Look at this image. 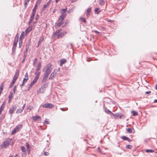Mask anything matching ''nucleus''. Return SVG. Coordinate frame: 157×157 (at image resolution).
<instances>
[{"label":"nucleus","instance_id":"obj_1","mask_svg":"<svg viewBox=\"0 0 157 157\" xmlns=\"http://www.w3.org/2000/svg\"><path fill=\"white\" fill-rule=\"evenodd\" d=\"M51 64L50 63L48 64L47 66L44 67V68L43 70V71H44V70H45V73L44 75V76L46 77H48V75L50 73L52 68H51Z\"/></svg>","mask_w":157,"mask_h":157},{"label":"nucleus","instance_id":"obj_2","mask_svg":"<svg viewBox=\"0 0 157 157\" xmlns=\"http://www.w3.org/2000/svg\"><path fill=\"white\" fill-rule=\"evenodd\" d=\"M11 141V139H8L5 141L2 144L0 145V147L1 148L7 147L9 145Z\"/></svg>","mask_w":157,"mask_h":157},{"label":"nucleus","instance_id":"obj_3","mask_svg":"<svg viewBox=\"0 0 157 157\" xmlns=\"http://www.w3.org/2000/svg\"><path fill=\"white\" fill-rule=\"evenodd\" d=\"M22 124H19L16 127L12 132L11 134L12 135L14 134L17 131H19L22 127Z\"/></svg>","mask_w":157,"mask_h":157},{"label":"nucleus","instance_id":"obj_4","mask_svg":"<svg viewBox=\"0 0 157 157\" xmlns=\"http://www.w3.org/2000/svg\"><path fill=\"white\" fill-rule=\"evenodd\" d=\"M17 108L16 105H15L13 106L11 108H10L9 110V113L11 114L13 113L14 111L16 110Z\"/></svg>","mask_w":157,"mask_h":157},{"label":"nucleus","instance_id":"obj_5","mask_svg":"<svg viewBox=\"0 0 157 157\" xmlns=\"http://www.w3.org/2000/svg\"><path fill=\"white\" fill-rule=\"evenodd\" d=\"M54 105L51 103H46L43 105L44 108L51 109L52 108Z\"/></svg>","mask_w":157,"mask_h":157},{"label":"nucleus","instance_id":"obj_6","mask_svg":"<svg viewBox=\"0 0 157 157\" xmlns=\"http://www.w3.org/2000/svg\"><path fill=\"white\" fill-rule=\"evenodd\" d=\"M61 13V15L59 18L58 20L59 21L60 20H63L66 16V14L64 12H62Z\"/></svg>","mask_w":157,"mask_h":157},{"label":"nucleus","instance_id":"obj_7","mask_svg":"<svg viewBox=\"0 0 157 157\" xmlns=\"http://www.w3.org/2000/svg\"><path fill=\"white\" fill-rule=\"evenodd\" d=\"M114 117L115 118H121V117L122 116V115L121 113H117L115 114H112Z\"/></svg>","mask_w":157,"mask_h":157},{"label":"nucleus","instance_id":"obj_8","mask_svg":"<svg viewBox=\"0 0 157 157\" xmlns=\"http://www.w3.org/2000/svg\"><path fill=\"white\" fill-rule=\"evenodd\" d=\"M55 71L56 70H54L53 72L51 74L49 78V79H54V76L56 74V72Z\"/></svg>","mask_w":157,"mask_h":157},{"label":"nucleus","instance_id":"obj_9","mask_svg":"<svg viewBox=\"0 0 157 157\" xmlns=\"http://www.w3.org/2000/svg\"><path fill=\"white\" fill-rule=\"evenodd\" d=\"M18 70H16L15 74L14 77L13 78V79L14 80L16 81L19 75V72Z\"/></svg>","mask_w":157,"mask_h":157},{"label":"nucleus","instance_id":"obj_10","mask_svg":"<svg viewBox=\"0 0 157 157\" xmlns=\"http://www.w3.org/2000/svg\"><path fill=\"white\" fill-rule=\"evenodd\" d=\"M40 72H38L37 73H35V74H36V75L34 79L33 80V81H34V82H37V81L38 80L39 78V76L40 75Z\"/></svg>","mask_w":157,"mask_h":157},{"label":"nucleus","instance_id":"obj_11","mask_svg":"<svg viewBox=\"0 0 157 157\" xmlns=\"http://www.w3.org/2000/svg\"><path fill=\"white\" fill-rule=\"evenodd\" d=\"M40 72H38L37 73H35V74H36V75L34 79L33 80V81H34V82H37V81L38 80L39 78V76L40 75Z\"/></svg>","mask_w":157,"mask_h":157},{"label":"nucleus","instance_id":"obj_12","mask_svg":"<svg viewBox=\"0 0 157 157\" xmlns=\"http://www.w3.org/2000/svg\"><path fill=\"white\" fill-rule=\"evenodd\" d=\"M18 36H17V35H16L15 37V38L14 43L13 44V45H14V47H15V46H17V43L18 41Z\"/></svg>","mask_w":157,"mask_h":157},{"label":"nucleus","instance_id":"obj_13","mask_svg":"<svg viewBox=\"0 0 157 157\" xmlns=\"http://www.w3.org/2000/svg\"><path fill=\"white\" fill-rule=\"evenodd\" d=\"M36 83L35 82H34V81H32L31 83L29 84V86L28 88V90L29 91L30 89H31V88Z\"/></svg>","mask_w":157,"mask_h":157},{"label":"nucleus","instance_id":"obj_14","mask_svg":"<svg viewBox=\"0 0 157 157\" xmlns=\"http://www.w3.org/2000/svg\"><path fill=\"white\" fill-rule=\"evenodd\" d=\"M121 138L124 140H128L129 142L131 141V140L128 137L125 136H122L121 137Z\"/></svg>","mask_w":157,"mask_h":157},{"label":"nucleus","instance_id":"obj_15","mask_svg":"<svg viewBox=\"0 0 157 157\" xmlns=\"http://www.w3.org/2000/svg\"><path fill=\"white\" fill-rule=\"evenodd\" d=\"M15 93L13 92H10V94L9 96V101H10V100H11L12 98H13V94Z\"/></svg>","mask_w":157,"mask_h":157},{"label":"nucleus","instance_id":"obj_16","mask_svg":"<svg viewBox=\"0 0 157 157\" xmlns=\"http://www.w3.org/2000/svg\"><path fill=\"white\" fill-rule=\"evenodd\" d=\"M60 65L61 66L63 64L65 63L66 62V60L65 59H63L60 60Z\"/></svg>","mask_w":157,"mask_h":157},{"label":"nucleus","instance_id":"obj_17","mask_svg":"<svg viewBox=\"0 0 157 157\" xmlns=\"http://www.w3.org/2000/svg\"><path fill=\"white\" fill-rule=\"evenodd\" d=\"M40 118L41 117H40L37 115L34 117L33 118V120L35 121L40 120Z\"/></svg>","mask_w":157,"mask_h":157},{"label":"nucleus","instance_id":"obj_18","mask_svg":"<svg viewBox=\"0 0 157 157\" xmlns=\"http://www.w3.org/2000/svg\"><path fill=\"white\" fill-rule=\"evenodd\" d=\"M41 66V63L40 62H39L37 66V67L36 69V71H39L40 68Z\"/></svg>","mask_w":157,"mask_h":157},{"label":"nucleus","instance_id":"obj_19","mask_svg":"<svg viewBox=\"0 0 157 157\" xmlns=\"http://www.w3.org/2000/svg\"><path fill=\"white\" fill-rule=\"evenodd\" d=\"M5 105V102L4 101L2 105L0 108V111H2L3 110L4 108Z\"/></svg>","mask_w":157,"mask_h":157},{"label":"nucleus","instance_id":"obj_20","mask_svg":"<svg viewBox=\"0 0 157 157\" xmlns=\"http://www.w3.org/2000/svg\"><path fill=\"white\" fill-rule=\"evenodd\" d=\"M63 21L62 20H60V21L59 20V22L58 23L57 26L58 27H60L62 25H63Z\"/></svg>","mask_w":157,"mask_h":157},{"label":"nucleus","instance_id":"obj_21","mask_svg":"<svg viewBox=\"0 0 157 157\" xmlns=\"http://www.w3.org/2000/svg\"><path fill=\"white\" fill-rule=\"evenodd\" d=\"M50 2H47L46 4L44 5L43 8V10H44L46 8L50 5Z\"/></svg>","mask_w":157,"mask_h":157},{"label":"nucleus","instance_id":"obj_22","mask_svg":"<svg viewBox=\"0 0 157 157\" xmlns=\"http://www.w3.org/2000/svg\"><path fill=\"white\" fill-rule=\"evenodd\" d=\"M48 77H45V76H44L43 78L41 81V82L42 83H43L45 82L47 80Z\"/></svg>","mask_w":157,"mask_h":157},{"label":"nucleus","instance_id":"obj_23","mask_svg":"<svg viewBox=\"0 0 157 157\" xmlns=\"http://www.w3.org/2000/svg\"><path fill=\"white\" fill-rule=\"evenodd\" d=\"M23 109H18L17 110L16 113H20L22 112L23 111Z\"/></svg>","mask_w":157,"mask_h":157},{"label":"nucleus","instance_id":"obj_24","mask_svg":"<svg viewBox=\"0 0 157 157\" xmlns=\"http://www.w3.org/2000/svg\"><path fill=\"white\" fill-rule=\"evenodd\" d=\"M133 116H136L138 115V113L136 111H132L131 112Z\"/></svg>","mask_w":157,"mask_h":157},{"label":"nucleus","instance_id":"obj_25","mask_svg":"<svg viewBox=\"0 0 157 157\" xmlns=\"http://www.w3.org/2000/svg\"><path fill=\"white\" fill-rule=\"evenodd\" d=\"M24 32H22L21 34L19 39H22V38H23L24 37Z\"/></svg>","mask_w":157,"mask_h":157},{"label":"nucleus","instance_id":"obj_26","mask_svg":"<svg viewBox=\"0 0 157 157\" xmlns=\"http://www.w3.org/2000/svg\"><path fill=\"white\" fill-rule=\"evenodd\" d=\"M16 81L14 80L13 79L12 82L10 84V88H11L13 86Z\"/></svg>","mask_w":157,"mask_h":157},{"label":"nucleus","instance_id":"obj_27","mask_svg":"<svg viewBox=\"0 0 157 157\" xmlns=\"http://www.w3.org/2000/svg\"><path fill=\"white\" fill-rule=\"evenodd\" d=\"M21 148L22 151L23 152H25L26 151V149L25 147L23 146H21Z\"/></svg>","mask_w":157,"mask_h":157},{"label":"nucleus","instance_id":"obj_28","mask_svg":"<svg viewBox=\"0 0 157 157\" xmlns=\"http://www.w3.org/2000/svg\"><path fill=\"white\" fill-rule=\"evenodd\" d=\"M99 3L100 4L103 5L105 4V1L104 0H99Z\"/></svg>","mask_w":157,"mask_h":157},{"label":"nucleus","instance_id":"obj_29","mask_svg":"<svg viewBox=\"0 0 157 157\" xmlns=\"http://www.w3.org/2000/svg\"><path fill=\"white\" fill-rule=\"evenodd\" d=\"M145 151L147 152L152 153L154 152V150L152 149H147Z\"/></svg>","mask_w":157,"mask_h":157},{"label":"nucleus","instance_id":"obj_30","mask_svg":"<svg viewBox=\"0 0 157 157\" xmlns=\"http://www.w3.org/2000/svg\"><path fill=\"white\" fill-rule=\"evenodd\" d=\"M44 89L43 87H41L40 89L39 92L40 93H43L44 91Z\"/></svg>","mask_w":157,"mask_h":157},{"label":"nucleus","instance_id":"obj_31","mask_svg":"<svg viewBox=\"0 0 157 157\" xmlns=\"http://www.w3.org/2000/svg\"><path fill=\"white\" fill-rule=\"evenodd\" d=\"M105 111L106 113H109V114L110 115L113 114V113L111 111H110V110H109L108 109L107 110H105Z\"/></svg>","mask_w":157,"mask_h":157},{"label":"nucleus","instance_id":"obj_32","mask_svg":"<svg viewBox=\"0 0 157 157\" xmlns=\"http://www.w3.org/2000/svg\"><path fill=\"white\" fill-rule=\"evenodd\" d=\"M64 35V33H60L58 35V38L61 37L63 36Z\"/></svg>","mask_w":157,"mask_h":157},{"label":"nucleus","instance_id":"obj_33","mask_svg":"<svg viewBox=\"0 0 157 157\" xmlns=\"http://www.w3.org/2000/svg\"><path fill=\"white\" fill-rule=\"evenodd\" d=\"M26 146L27 148V151H28V150H29V148H30L29 145L28 143H26Z\"/></svg>","mask_w":157,"mask_h":157},{"label":"nucleus","instance_id":"obj_34","mask_svg":"<svg viewBox=\"0 0 157 157\" xmlns=\"http://www.w3.org/2000/svg\"><path fill=\"white\" fill-rule=\"evenodd\" d=\"M22 39H19V47H21L22 45Z\"/></svg>","mask_w":157,"mask_h":157},{"label":"nucleus","instance_id":"obj_35","mask_svg":"<svg viewBox=\"0 0 157 157\" xmlns=\"http://www.w3.org/2000/svg\"><path fill=\"white\" fill-rule=\"evenodd\" d=\"M67 10V8H66L65 9H63L61 10V13H62V12H64V13H65Z\"/></svg>","mask_w":157,"mask_h":157},{"label":"nucleus","instance_id":"obj_36","mask_svg":"<svg viewBox=\"0 0 157 157\" xmlns=\"http://www.w3.org/2000/svg\"><path fill=\"white\" fill-rule=\"evenodd\" d=\"M28 79V78H24L23 81L22 83L25 84V83L27 82Z\"/></svg>","mask_w":157,"mask_h":157},{"label":"nucleus","instance_id":"obj_37","mask_svg":"<svg viewBox=\"0 0 157 157\" xmlns=\"http://www.w3.org/2000/svg\"><path fill=\"white\" fill-rule=\"evenodd\" d=\"M99 9L98 8H96L95 9L94 11L96 13H97V14L98 13L100 12L101 11V10L98 11Z\"/></svg>","mask_w":157,"mask_h":157},{"label":"nucleus","instance_id":"obj_38","mask_svg":"<svg viewBox=\"0 0 157 157\" xmlns=\"http://www.w3.org/2000/svg\"><path fill=\"white\" fill-rule=\"evenodd\" d=\"M61 31V29L59 30L58 31H56L55 33H54V35L55 36H56L57 35L58 33H59Z\"/></svg>","mask_w":157,"mask_h":157},{"label":"nucleus","instance_id":"obj_39","mask_svg":"<svg viewBox=\"0 0 157 157\" xmlns=\"http://www.w3.org/2000/svg\"><path fill=\"white\" fill-rule=\"evenodd\" d=\"M36 7H37V5H36L33 10L32 12H34V13H36Z\"/></svg>","mask_w":157,"mask_h":157},{"label":"nucleus","instance_id":"obj_40","mask_svg":"<svg viewBox=\"0 0 157 157\" xmlns=\"http://www.w3.org/2000/svg\"><path fill=\"white\" fill-rule=\"evenodd\" d=\"M126 147L127 149H131L132 147V146L130 145H128L126 146Z\"/></svg>","mask_w":157,"mask_h":157},{"label":"nucleus","instance_id":"obj_41","mask_svg":"<svg viewBox=\"0 0 157 157\" xmlns=\"http://www.w3.org/2000/svg\"><path fill=\"white\" fill-rule=\"evenodd\" d=\"M33 109V106H29L28 107V109H29V111H30L31 110Z\"/></svg>","mask_w":157,"mask_h":157},{"label":"nucleus","instance_id":"obj_42","mask_svg":"<svg viewBox=\"0 0 157 157\" xmlns=\"http://www.w3.org/2000/svg\"><path fill=\"white\" fill-rule=\"evenodd\" d=\"M3 86H4V83H3L1 84V85L0 86V89L3 90Z\"/></svg>","mask_w":157,"mask_h":157},{"label":"nucleus","instance_id":"obj_43","mask_svg":"<svg viewBox=\"0 0 157 157\" xmlns=\"http://www.w3.org/2000/svg\"><path fill=\"white\" fill-rule=\"evenodd\" d=\"M30 0H25V8H26V5L27 4V3Z\"/></svg>","mask_w":157,"mask_h":157},{"label":"nucleus","instance_id":"obj_44","mask_svg":"<svg viewBox=\"0 0 157 157\" xmlns=\"http://www.w3.org/2000/svg\"><path fill=\"white\" fill-rule=\"evenodd\" d=\"M91 11V9L90 8H89L87 10V13H90Z\"/></svg>","mask_w":157,"mask_h":157},{"label":"nucleus","instance_id":"obj_45","mask_svg":"<svg viewBox=\"0 0 157 157\" xmlns=\"http://www.w3.org/2000/svg\"><path fill=\"white\" fill-rule=\"evenodd\" d=\"M43 40L42 39H41V40H40L39 41H38V45L39 46V45H40L41 43V42Z\"/></svg>","mask_w":157,"mask_h":157},{"label":"nucleus","instance_id":"obj_46","mask_svg":"<svg viewBox=\"0 0 157 157\" xmlns=\"http://www.w3.org/2000/svg\"><path fill=\"white\" fill-rule=\"evenodd\" d=\"M35 13L32 12L31 17L34 18V16H35Z\"/></svg>","mask_w":157,"mask_h":157},{"label":"nucleus","instance_id":"obj_47","mask_svg":"<svg viewBox=\"0 0 157 157\" xmlns=\"http://www.w3.org/2000/svg\"><path fill=\"white\" fill-rule=\"evenodd\" d=\"M16 86H14L13 88V92L15 93V90H16Z\"/></svg>","mask_w":157,"mask_h":157},{"label":"nucleus","instance_id":"obj_48","mask_svg":"<svg viewBox=\"0 0 157 157\" xmlns=\"http://www.w3.org/2000/svg\"><path fill=\"white\" fill-rule=\"evenodd\" d=\"M94 32L97 34H99L100 35L101 34L100 33H101H101L100 32H98L97 31L94 30Z\"/></svg>","mask_w":157,"mask_h":157},{"label":"nucleus","instance_id":"obj_49","mask_svg":"<svg viewBox=\"0 0 157 157\" xmlns=\"http://www.w3.org/2000/svg\"><path fill=\"white\" fill-rule=\"evenodd\" d=\"M127 131L129 132H131L132 131V130L130 128H128V129Z\"/></svg>","mask_w":157,"mask_h":157},{"label":"nucleus","instance_id":"obj_50","mask_svg":"<svg viewBox=\"0 0 157 157\" xmlns=\"http://www.w3.org/2000/svg\"><path fill=\"white\" fill-rule=\"evenodd\" d=\"M38 18H39V15L38 14H37L35 17V19L36 20H37L38 19Z\"/></svg>","mask_w":157,"mask_h":157},{"label":"nucleus","instance_id":"obj_51","mask_svg":"<svg viewBox=\"0 0 157 157\" xmlns=\"http://www.w3.org/2000/svg\"><path fill=\"white\" fill-rule=\"evenodd\" d=\"M81 20L83 21L84 22H86V20H85V19L84 18H81Z\"/></svg>","mask_w":157,"mask_h":157},{"label":"nucleus","instance_id":"obj_52","mask_svg":"<svg viewBox=\"0 0 157 157\" xmlns=\"http://www.w3.org/2000/svg\"><path fill=\"white\" fill-rule=\"evenodd\" d=\"M31 30L30 29H26V30H25V32L26 33H29L30 31Z\"/></svg>","mask_w":157,"mask_h":157},{"label":"nucleus","instance_id":"obj_53","mask_svg":"<svg viewBox=\"0 0 157 157\" xmlns=\"http://www.w3.org/2000/svg\"><path fill=\"white\" fill-rule=\"evenodd\" d=\"M44 154L46 156H47V155H48L49 153L47 152L44 151Z\"/></svg>","mask_w":157,"mask_h":157},{"label":"nucleus","instance_id":"obj_54","mask_svg":"<svg viewBox=\"0 0 157 157\" xmlns=\"http://www.w3.org/2000/svg\"><path fill=\"white\" fill-rule=\"evenodd\" d=\"M151 91H147L145 92V94H149L151 93Z\"/></svg>","mask_w":157,"mask_h":157},{"label":"nucleus","instance_id":"obj_55","mask_svg":"<svg viewBox=\"0 0 157 157\" xmlns=\"http://www.w3.org/2000/svg\"><path fill=\"white\" fill-rule=\"evenodd\" d=\"M16 46L14 47V45H13V51L14 50H15L16 48Z\"/></svg>","mask_w":157,"mask_h":157},{"label":"nucleus","instance_id":"obj_56","mask_svg":"<svg viewBox=\"0 0 157 157\" xmlns=\"http://www.w3.org/2000/svg\"><path fill=\"white\" fill-rule=\"evenodd\" d=\"M44 122L46 123V124H49V122H48V121H47V119H45V120L44 121Z\"/></svg>","mask_w":157,"mask_h":157},{"label":"nucleus","instance_id":"obj_57","mask_svg":"<svg viewBox=\"0 0 157 157\" xmlns=\"http://www.w3.org/2000/svg\"><path fill=\"white\" fill-rule=\"evenodd\" d=\"M25 77L26 78H28V74L27 73L25 74Z\"/></svg>","mask_w":157,"mask_h":157},{"label":"nucleus","instance_id":"obj_58","mask_svg":"<svg viewBox=\"0 0 157 157\" xmlns=\"http://www.w3.org/2000/svg\"><path fill=\"white\" fill-rule=\"evenodd\" d=\"M60 68H56V69H55V70H56V71H59L60 70Z\"/></svg>","mask_w":157,"mask_h":157},{"label":"nucleus","instance_id":"obj_59","mask_svg":"<svg viewBox=\"0 0 157 157\" xmlns=\"http://www.w3.org/2000/svg\"><path fill=\"white\" fill-rule=\"evenodd\" d=\"M25 104H24L23 106L21 108L22 109H23V110L24 109V108L25 106Z\"/></svg>","mask_w":157,"mask_h":157},{"label":"nucleus","instance_id":"obj_60","mask_svg":"<svg viewBox=\"0 0 157 157\" xmlns=\"http://www.w3.org/2000/svg\"><path fill=\"white\" fill-rule=\"evenodd\" d=\"M24 85V84L23 83H22V84H21L20 86H21V88H22V87H23Z\"/></svg>","mask_w":157,"mask_h":157},{"label":"nucleus","instance_id":"obj_61","mask_svg":"<svg viewBox=\"0 0 157 157\" xmlns=\"http://www.w3.org/2000/svg\"><path fill=\"white\" fill-rule=\"evenodd\" d=\"M37 61V59L36 58L35 59H34V61H33V64H34L35 63H36V61Z\"/></svg>","mask_w":157,"mask_h":157},{"label":"nucleus","instance_id":"obj_62","mask_svg":"<svg viewBox=\"0 0 157 157\" xmlns=\"http://www.w3.org/2000/svg\"><path fill=\"white\" fill-rule=\"evenodd\" d=\"M33 19H34L33 17H30V20L32 21L33 20Z\"/></svg>","mask_w":157,"mask_h":157},{"label":"nucleus","instance_id":"obj_63","mask_svg":"<svg viewBox=\"0 0 157 157\" xmlns=\"http://www.w3.org/2000/svg\"><path fill=\"white\" fill-rule=\"evenodd\" d=\"M32 21L29 20V24H31V23H32Z\"/></svg>","mask_w":157,"mask_h":157},{"label":"nucleus","instance_id":"obj_64","mask_svg":"<svg viewBox=\"0 0 157 157\" xmlns=\"http://www.w3.org/2000/svg\"><path fill=\"white\" fill-rule=\"evenodd\" d=\"M154 103H157V100L155 99L154 101Z\"/></svg>","mask_w":157,"mask_h":157}]
</instances>
